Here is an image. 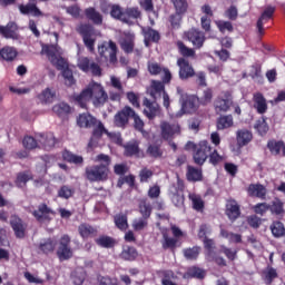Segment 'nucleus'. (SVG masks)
<instances>
[{
  "mask_svg": "<svg viewBox=\"0 0 285 285\" xmlns=\"http://www.w3.org/2000/svg\"><path fill=\"white\" fill-rule=\"evenodd\" d=\"M19 10L21 14H32V17H43V12L37 8L35 3L20 4Z\"/></svg>",
  "mask_w": 285,
  "mask_h": 285,
  "instance_id": "nucleus-27",
  "label": "nucleus"
},
{
  "mask_svg": "<svg viewBox=\"0 0 285 285\" xmlns=\"http://www.w3.org/2000/svg\"><path fill=\"white\" fill-rule=\"evenodd\" d=\"M275 277H277V271L273 267H267L263 272V279L266 282V284H271Z\"/></svg>",
  "mask_w": 285,
  "mask_h": 285,
  "instance_id": "nucleus-50",
  "label": "nucleus"
},
{
  "mask_svg": "<svg viewBox=\"0 0 285 285\" xmlns=\"http://www.w3.org/2000/svg\"><path fill=\"white\" fill-rule=\"evenodd\" d=\"M55 144L56 140L52 134L40 135L38 141L30 136H26L22 140V145L27 150H35V148H46V150H48L49 148H52Z\"/></svg>",
  "mask_w": 285,
  "mask_h": 285,
  "instance_id": "nucleus-7",
  "label": "nucleus"
},
{
  "mask_svg": "<svg viewBox=\"0 0 285 285\" xmlns=\"http://www.w3.org/2000/svg\"><path fill=\"white\" fill-rule=\"evenodd\" d=\"M32 215L40 222V224H43L46 222H50V219L55 217V212L48 208L47 205H40L38 210H35Z\"/></svg>",
  "mask_w": 285,
  "mask_h": 285,
  "instance_id": "nucleus-17",
  "label": "nucleus"
},
{
  "mask_svg": "<svg viewBox=\"0 0 285 285\" xmlns=\"http://www.w3.org/2000/svg\"><path fill=\"white\" fill-rule=\"evenodd\" d=\"M73 100L80 108H86L90 101L99 108L108 101V94L101 83L91 81L80 94L73 95Z\"/></svg>",
  "mask_w": 285,
  "mask_h": 285,
  "instance_id": "nucleus-1",
  "label": "nucleus"
},
{
  "mask_svg": "<svg viewBox=\"0 0 285 285\" xmlns=\"http://www.w3.org/2000/svg\"><path fill=\"white\" fill-rule=\"evenodd\" d=\"M62 157L65 161H69L70 164H83V157L77 156L70 151H65Z\"/></svg>",
  "mask_w": 285,
  "mask_h": 285,
  "instance_id": "nucleus-48",
  "label": "nucleus"
},
{
  "mask_svg": "<svg viewBox=\"0 0 285 285\" xmlns=\"http://www.w3.org/2000/svg\"><path fill=\"white\" fill-rule=\"evenodd\" d=\"M187 179L189 181H202V170L188 166L187 167Z\"/></svg>",
  "mask_w": 285,
  "mask_h": 285,
  "instance_id": "nucleus-39",
  "label": "nucleus"
},
{
  "mask_svg": "<svg viewBox=\"0 0 285 285\" xmlns=\"http://www.w3.org/2000/svg\"><path fill=\"white\" fill-rule=\"evenodd\" d=\"M247 193L250 197H258L259 199H264L266 197V187L263 185H249Z\"/></svg>",
  "mask_w": 285,
  "mask_h": 285,
  "instance_id": "nucleus-30",
  "label": "nucleus"
},
{
  "mask_svg": "<svg viewBox=\"0 0 285 285\" xmlns=\"http://www.w3.org/2000/svg\"><path fill=\"white\" fill-rule=\"evenodd\" d=\"M252 208L256 215H261L263 217V215L267 214L268 210H271V205L267 203H258Z\"/></svg>",
  "mask_w": 285,
  "mask_h": 285,
  "instance_id": "nucleus-49",
  "label": "nucleus"
},
{
  "mask_svg": "<svg viewBox=\"0 0 285 285\" xmlns=\"http://www.w3.org/2000/svg\"><path fill=\"white\" fill-rule=\"evenodd\" d=\"M177 66L179 68V77L181 79H190V77H195V69L190 66L188 60L180 58L177 60Z\"/></svg>",
  "mask_w": 285,
  "mask_h": 285,
  "instance_id": "nucleus-15",
  "label": "nucleus"
},
{
  "mask_svg": "<svg viewBox=\"0 0 285 285\" xmlns=\"http://www.w3.org/2000/svg\"><path fill=\"white\" fill-rule=\"evenodd\" d=\"M185 39L190 41L195 48H202V46H204V41H206V36H204L199 30L191 29L185 32Z\"/></svg>",
  "mask_w": 285,
  "mask_h": 285,
  "instance_id": "nucleus-14",
  "label": "nucleus"
},
{
  "mask_svg": "<svg viewBox=\"0 0 285 285\" xmlns=\"http://www.w3.org/2000/svg\"><path fill=\"white\" fill-rule=\"evenodd\" d=\"M253 101L254 108L257 110V112H259V115H264V112L268 110V105L266 104V98H264V95L259 92L254 94Z\"/></svg>",
  "mask_w": 285,
  "mask_h": 285,
  "instance_id": "nucleus-26",
  "label": "nucleus"
},
{
  "mask_svg": "<svg viewBox=\"0 0 285 285\" xmlns=\"http://www.w3.org/2000/svg\"><path fill=\"white\" fill-rule=\"evenodd\" d=\"M77 68H79V70H81L82 72H91L96 77H99V75H101V67H99V65L95 62H90V59H88V57H78Z\"/></svg>",
  "mask_w": 285,
  "mask_h": 285,
  "instance_id": "nucleus-11",
  "label": "nucleus"
},
{
  "mask_svg": "<svg viewBox=\"0 0 285 285\" xmlns=\"http://www.w3.org/2000/svg\"><path fill=\"white\" fill-rule=\"evenodd\" d=\"M141 11L137 7H130L125 10V18L128 19L127 23H130V19H139Z\"/></svg>",
  "mask_w": 285,
  "mask_h": 285,
  "instance_id": "nucleus-47",
  "label": "nucleus"
},
{
  "mask_svg": "<svg viewBox=\"0 0 285 285\" xmlns=\"http://www.w3.org/2000/svg\"><path fill=\"white\" fill-rule=\"evenodd\" d=\"M57 255L60 262L70 259V257H72V249L70 248V237L68 235H63L60 238Z\"/></svg>",
  "mask_w": 285,
  "mask_h": 285,
  "instance_id": "nucleus-12",
  "label": "nucleus"
},
{
  "mask_svg": "<svg viewBox=\"0 0 285 285\" xmlns=\"http://www.w3.org/2000/svg\"><path fill=\"white\" fill-rule=\"evenodd\" d=\"M271 230L274 237H282V235L285 233L284 224L281 222H275L272 224Z\"/></svg>",
  "mask_w": 285,
  "mask_h": 285,
  "instance_id": "nucleus-54",
  "label": "nucleus"
},
{
  "mask_svg": "<svg viewBox=\"0 0 285 285\" xmlns=\"http://www.w3.org/2000/svg\"><path fill=\"white\" fill-rule=\"evenodd\" d=\"M131 115H135V110H132L130 107H125L115 115V126H117V128H126V126H128V119L131 117Z\"/></svg>",
  "mask_w": 285,
  "mask_h": 285,
  "instance_id": "nucleus-13",
  "label": "nucleus"
},
{
  "mask_svg": "<svg viewBox=\"0 0 285 285\" xmlns=\"http://www.w3.org/2000/svg\"><path fill=\"white\" fill-rule=\"evenodd\" d=\"M177 14H186L188 10V1L186 0H171Z\"/></svg>",
  "mask_w": 285,
  "mask_h": 285,
  "instance_id": "nucleus-40",
  "label": "nucleus"
},
{
  "mask_svg": "<svg viewBox=\"0 0 285 285\" xmlns=\"http://www.w3.org/2000/svg\"><path fill=\"white\" fill-rule=\"evenodd\" d=\"M77 124L80 128H94L92 137L88 144L89 148H95L100 139L101 135L106 132V127L97 118L92 117L90 114H82L78 117Z\"/></svg>",
  "mask_w": 285,
  "mask_h": 285,
  "instance_id": "nucleus-4",
  "label": "nucleus"
},
{
  "mask_svg": "<svg viewBox=\"0 0 285 285\" xmlns=\"http://www.w3.org/2000/svg\"><path fill=\"white\" fill-rule=\"evenodd\" d=\"M131 226L136 233L146 230V228H148V218H136L134 219Z\"/></svg>",
  "mask_w": 285,
  "mask_h": 285,
  "instance_id": "nucleus-42",
  "label": "nucleus"
},
{
  "mask_svg": "<svg viewBox=\"0 0 285 285\" xmlns=\"http://www.w3.org/2000/svg\"><path fill=\"white\" fill-rule=\"evenodd\" d=\"M233 116L227 115V116H222L217 120V129L218 130H226V128H233Z\"/></svg>",
  "mask_w": 285,
  "mask_h": 285,
  "instance_id": "nucleus-35",
  "label": "nucleus"
},
{
  "mask_svg": "<svg viewBox=\"0 0 285 285\" xmlns=\"http://www.w3.org/2000/svg\"><path fill=\"white\" fill-rule=\"evenodd\" d=\"M79 233L81 237L86 238V237H90V235L95 233V229L90 225L82 224L79 226Z\"/></svg>",
  "mask_w": 285,
  "mask_h": 285,
  "instance_id": "nucleus-63",
  "label": "nucleus"
},
{
  "mask_svg": "<svg viewBox=\"0 0 285 285\" xmlns=\"http://www.w3.org/2000/svg\"><path fill=\"white\" fill-rule=\"evenodd\" d=\"M148 72L151 75H161L163 72V81L165 83H168V81L171 79L170 70L167 68H161V66H159L157 62H148Z\"/></svg>",
  "mask_w": 285,
  "mask_h": 285,
  "instance_id": "nucleus-19",
  "label": "nucleus"
},
{
  "mask_svg": "<svg viewBox=\"0 0 285 285\" xmlns=\"http://www.w3.org/2000/svg\"><path fill=\"white\" fill-rule=\"evenodd\" d=\"M142 35L145 37V46H150L149 41L157 42L160 39L159 32L155 29L142 28Z\"/></svg>",
  "mask_w": 285,
  "mask_h": 285,
  "instance_id": "nucleus-28",
  "label": "nucleus"
},
{
  "mask_svg": "<svg viewBox=\"0 0 285 285\" xmlns=\"http://www.w3.org/2000/svg\"><path fill=\"white\" fill-rule=\"evenodd\" d=\"M57 246V243L53 239H47L39 244V250L40 253H45V255H48V253H52L55 250V247Z\"/></svg>",
  "mask_w": 285,
  "mask_h": 285,
  "instance_id": "nucleus-36",
  "label": "nucleus"
},
{
  "mask_svg": "<svg viewBox=\"0 0 285 285\" xmlns=\"http://www.w3.org/2000/svg\"><path fill=\"white\" fill-rule=\"evenodd\" d=\"M83 279H86V272H83V269H78L72 274V282L75 285L83 284Z\"/></svg>",
  "mask_w": 285,
  "mask_h": 285,
  "instance_id": "nucleus-58",
  "label": "nucleus"
},
{
  "mask_svg": "<svg viewBox=\"0 0 285 285\" xmlns=\"http://www.w3.org/2000/svg\"><path fill=\"white\" fill-rule=\"evenodd\" d=\"M96 244H98V246H101L102 248H112V246H115V239L108 236H101L96 239Z\"/></svg>",
  "mask_w": 285,
  "mask_h": 285,
  "instance_id": "nucleus-52",
  "label": "nucleus"
},
{
  "mask_svg": "<svg viewBox=\"0 0 285 285\" xmlns=\"http://www.w3.org/2000/svg\"><path fill=\"white\" fill-rule=\"evenodd\" d=\"M0 57H2L4 61H14V59H17V49L13 47H4L0 50Z\"/></svg>",
  "mask_w": 285,
  "mask_h": 285,
  "instance_id": "nucleus-34",
  "label": "nucleus"
},
{
  "mask_svg": "<svg viewBox=\"0 0 285 285\" xmlns=\"http://www.w3.org/2000/svg\"><path fill=\"white\" fill-rule=\"evenodd\" d=\"M98 52L105 61H108V59L110 63H115L117 61V45L111 40L98 46Z\"/></svg>",
  "mask_w": 285,
  "mask_h": 285,
  "instance_id": "nucleus-9",
  "label": "nucleus"
},
{
  "mask_svg": "<svg viewBox=\"0 0 285 285\" xmlns=\"http://www.w3.org/2000/svg\"><path fill=\"white\" fill-rule=\"evenodd\" d=\"M220 235L225 239H228L230 244H239V242H242V236L239 234L228 233L226 229H220Z\"/></svg>",
  "mask_w": 285,
  "mask_h": 285,
  "instance_id": "nucleus-46",
  "label": "nucleus"
},
{
  "mask_svg": "<svg viewBox=\"0 0 285 285\" xmlns=\"http://www.w3.org/2000/svg\"><path fill=\"white\" fill-rule=\"evenodd\" d=\"M189 199L191 200L195 210H202L204 208V200L202 199V196L197 194H189Z\"/></svg>",
  "mask_w": 285,
  "mask_h": 285,
  "instance_id": "nucleus-53",
  "label": "nucleus"
},
{
  "mask_svg": "<svg viewBox=\"0 0 285 285\" xmlns=\"http://www.w3.org/2000/svg\"><path fill=\"white\" fill-rule=\"evenodd\" d=\"M185 277H196L197 279H202L206 277V271L199 267H190L185 274Z\"/></svg>",
  "mask_w": 285,
  "mask_h": 285,
  "instance_id": "nucleus-45",
  "label": "nucleus"
},
{
  "mask_svg": "<svg viewBox=\"0 0 285 285\" xmlns=\"http://www.w3.org/2000/svg\"><path fill=\"white\" fill-rule=\"evenodd\" d=\"M94 161L101 165L88 167L86 169L87 179L89 181H106L110 174V169L108 168L110 166V156L100 154L95 157Z\"/></svg>",
  "mask_w": 285,
  "mask_h": 285,
  "instance_id": "nucleus-3",
  "label": "nucleus"
},
{
  "mask_svg": "<svg viewBox=\"0 0 285 285\" xmlns=\"http://www.w3.org/2000/svg\"><path fill=\"white\" fill-rule=\"evenodd\" d=\"M226 156L219 155L217 150H214L212 154H209V161L214 166H217V164H222V161H225Z\"/></svg>",
  "mask_w": 285,
  "mask_h": 285,
  "instance_id": "nucleus-60",
  "label": "nucleus"
},
{
  "mask_svg": "<svg viewBox=\"0 0 285 285\" xmlns=\"http://www.w3.org/2000/svg\"><path fill=\"white\" fill-rule=\"evenodd\" d=\"M108 8L114 19H119L124 23H128V18H126V11H122L119 4L108 6Z\"/></svg>",
  "mask_w": 285,
  "mask_h": 285,
  "instance_id": "nucleus-31",
  "label": "nucleus"
},
{
  "mask_svg": "<svg viewBox=\"0 0 285 285\" xmlns=\"http://www.w3.org/2000/svg\"><path fill=\"white\" fill-rule=\"evenodd\" d=\"M186 150H194V161L198 166H204L208 155H210V142L207 140H202L198 145L193 141H188L185 146Z\"/></svg>",
  "mask_w": 285,
  "mask_h": 285,
  "instance_id": "nucleus-6",
  "label": "nucleus"
},
{
  "mask_svg": "<svg viewBox=\"0 0 285 285\" xmlns=\"http://www.w3.org/2000/svg\"><path fill=\"white\" fill-rule=\"evenodd\" d=\"M135 36L128 35L125 39L121 40L120 46L125 52H132V49L135 48Z\"/></svg>",
  "mask_w": 285,
  "mask_h": 285,
  "instance_id": "nucleus-38",
  "label": "nucleus"
},
{
  "mask_svg": "<svg viewBox=\"0 0 285 285\" xmlns=\"http://www.w3.org/2000/svg\"><path fill=\"white\" fill-rule=\"evenodd\" d=\"M115 224L119 230H126L128 228V216L118 214L115 216Z\"/></svg>",
  "mask_w": 285,
  "mask_h": 285,
  "instance_id": "nucleus-44",
  "label": "nucleus"
},
{
  "mask_svg": "<svg viewBox=\"0 0 285 285\" xmlns=\"http://www.w3.org/2000/svg\"><path fill=\"white\" fill-rule=\"evenodd\" d=\"M199 247L184 249V256L186 259H197V257H199Z\"/></svg>",
  "mask_w": 285,
  "mask_h": 285,
  "instance_id": "nucleus-59",
  "label": "nucleus"
},
{
  "mask_svg": "<svg viewBox=\"0 0 285 285\" xmlns=\"http://www.w3.org/2000/svg\"><path fill=\"white\" fill-rule=\"evenodd\" d=\"M269 210L272 215L284 216V203L279 199L273 200L272 205H269Z\"/></svg>",
  "mask_w": 285,
  "mask_h": 285,
  "instance_id": "nucleus-37",
  "label": "nucleus"
},
{
  "mask_svg": "<svg viewBox=\"0 0 285 285\" xmlns=\"http://www.w3.org/2000/svg\"><path fill=\"white\" fill-rule=\"evenodd\" d=\"M41 53L46 55L50 63L57 67L58 70H62L66 86H75L72 70L68 69V61L61 57V55H63V49L61 47L57 45H43Z\"/></svg>",
  "mask_w": 285,
  "mask_h": 285,
  "instance_id": "nucleus-2",
  "label": "nucleus"
},
{
  "mask_svg": "<svg viewBox=\"0 0 285 285\" xmlns=\"http://www.w3.org/2000/svg\"><path fill=\"white\" fill-rule=\"evenodd\" d=\"M77 32L81 35L85 46L90 52L95 51V41L99 37V31L95 30L90 24H80L77 27Z\"/></svg>",
  "mask_w": 285,
  "mask_h": 285,
  "instance_id": "nucleus-8",
  "label": "nucleus"
},
{
  "mask_svg": "<svg viewBox=\"0 0 285 285\" xmlns=\"http://www.w3.org/2000/svg\"><path fill=\"white\" fill-rule=\"evenodd\" d=\"M137 153H139V145L129 144L125 146V155H127V157H132V155H137Z\"/></svg>",
  "mask_w": 285,
  "mask_h": 285,
  "instance_id": "nucleus-64",
  "label": "nucleus"
},
{
  "mask_svg": "<svg viewBox=\"0 0 285 285\" xmlns=\"http://www.w3.org/2000/svg\"><path fill=\"white\" fill-rule=\"evenodd\" d=\"M52 110L56 115H58V117H66V115H70L72 109L70 108V105L66 102H59L53 106Z\"/></svg>",
  "mask_w": 285,
  "mask_h": 285,
  "instance_id": "nucleus-33",
  "label": "nucleus"
},
{
  "mask_svg": "<svg viewBox=\"0 0 285 285\" xmlns=\"http://www.w3.org/2000/svg\"><path fill=\"white\" fill-rule=\"evenodd\" d=\"M228 219L230 222H235L242 215V210L239 209V204H237V200L235 199H229L226 203V210H225Z\"/></svg>",
  "mask_w": 285,
  "mask_h": 285,
  "instance_id": "nucleus-18",
  "label": "nucleus"
},
{
  "mask_svg": "<svg viewBox=\"0 0 285 285\" xmlns=\"http://www.w3.org/2000/svg\"><path fill=\"white\" fill-rule=\"evenodd\" d=\"M85 14L87 17V19H89L90 21H92L96 24H101L104 21V17H101V13H99L97 10H95V8H88L85 11Z\"/></svg>",
  "mask_w": 285,
  "mask_h": 285,
  "instance_id": "nucleus-32",
  "label": "nucleus"
},
{
  "mask_svg": "<svg viewBox=\"0 0 285 285\" xmlns=\"http://www.w3.org/2000/svg\"><path fill=\"white\" fill-rule=\"evenodd\" d=\"M10 224L16 237H18V239H23V237H26V225L23 224V220L17 216H12Z\"/></svg>",
  "mask_w": 285,
  "mask_h": 285,
  "instance_id": "nucleus-20",
  "label": "nucleus"
},
{
  "mask_svg": "<svg viewBox=\"0 0 285 285\" xmlns=\"http://www.w3.org/2000/svg\"><path fill=\"white\" fill-rule=\"evenodd\" d=\"M164 95V83H161L160 81H153L151 82V97H154V99H157V95Z\"/></svg>",
  "mask_w": 285,
  "mask_h": 285,
  "instance_id": "nucleus-55",
  "label": "nucleus"
},
{
  "mask_svg": "<svg viewBox=\"0 0 285 285\" xmlns=\"http://www.w3.org/2000/svg\"><path fill=\"white\" fill-rule=\"evenodd\" d=\"M111 86L117 90V92H110V99L112 101H119L121 99V95H124V86L121 85V80L115 76L110 77Z\"/></svg>",
  "mask_w": 285,
  "mask_h": 285,
  "instance_id": "nucleus-24",
  "label": "nucleus"
},
{
  "mask_svg": "<svg viewBox=\"0 0 285 285\" xmlns=\"http://www.w3.org/2000/svg\"><path fill=\"white\" fill-rule=\"evenodd\" d=\"M177 46H178L180 55H183L184 57H193L195 55V50L186 47V45H184V42L178 41Z\"/></svg>",
  "mask_w": 285,
  "mask_h": 285,
  "instance_id": "nucleus-61",
  "label": "nucleus"
},
{
  "mask_svg": "<svg viewBox=\"0 0 285 285\" xmlns=\"http://www.w3.org/2000/svg\"><path fill=\"white\" fill-rule=\"evenodd\" d=\"M233 106V96L229 91H223L214 101V108L217 114L228 112Z\"/></svg>",
  "mask_w": 285,
  "mask_h": 285,
  "instance_id": "nucleus-10",
  "label": "nucleus"
},
{
  "mask_svg": "<svg viewBox=\"0 0 285 285\" xmlns=\"http://www.w3.org/2000/svg\"><path fill=\"white\" fill-rule=\"evenodd\" d=\"M254 128L257 130L258 135H266L268 132V124H266L264 118L256 121Z\"/></svg>",
  "mask_w": 285,
  "mask_h": 285,
  "instance_id": "nucleus-56",
  "label": "nucleus"
},
{
  "mask_svg": "<svg viewBox=\"0 0 285 285\" xmlns=\"http://www.w3.org/2000/svg\"><path fill=\"white\" fill-rule=\"evenodd\" d=\"M273 14H275V7H271V6L266 7L261 18L257 21L258 35H264V23L269 21V19L273 18Z\"/></svg>",
  "mask_w": 285,
  "mask_h": 285,
  "instance_id": "nucleus-21",
  "label": "nucleus"
},
{
  "mask_svg": "<svg viewBox=\"0 0 285 285\" xmlns=\"http://www.w3.org/2000/svg\"><path fill=\"white\" fill-rule=\"evenodd\" d=\"M121 257L122 259L132 262V259H137V249H135V247H124L121 252Z\"/></svg>",
  "mask_w": 285,
  "mask_h": 285,
  "instance_id": "nucleus-43",
  "label": "nucleus"
},
{
  "mask_svg": "<svg viewBox=\"0 0 285 285\" xmlns=\"http://www.w3.org/2000/svg\"><path fill=\"white\" fill-rule=\"evenodd\" d=\"M267 146L273 155H279V153H282V146H284V141L272 140L267 144Z\"/></svg>",
  "mask_w": 285,
  "mask_h": 285,
  "instance_id": "nucleus-57",
  "label": "nucleus"
},
{
  "mask_svg": "<svg viewBox=\"0 0 285 285\" xmlns=\"http://www.w3.org/2000/svg\"><path fill=\"white\" fill-rule=\"evenodd\" d=\"M75 195V188L63 185L58 190V197L61 199H70Z\"/></svg>",
  "mask_w": 285,
  "mask_h": 285,
  "instance_id": "nucleus-41",
  "label": "nucleus"
},
{
  "mask_svg": "<svg viewBox=\"0 0 285 285\" xmlns=\"http://www.w3.org/2000/svg\"><path fill=\"white\" fill-rule=\"evenodd\" d=\"M139 213L142 215L144 218L148 219V217H150V213H153V207L150 206V203L141 200L139 204Z\"/></svg>",
  "mask_w": 285,
  "mask_h": 285,
  "instance_id": "nucleus-51",
  "label": "nucleus"
},
{
  "mask_svg": "<svg viewBox=\"0 0 285 285\" xmlns=\"http://www.w3.org/2000/svg\"><path fill=\"white\" fill-rule=\"evenodd\" d=\"M160 130H161V137L163 139H166V141L173 139V137H175V135H179V125L174 124L170 125L166 121H163L160 124Z\"/></svg>",
  "mask_w": 285,
  "mask_h": 285,
  "instance_id": "nucleus-16",
  "label": "nucleus"
},
{
  "mask_svg": "<svg viewBox=\"0 0 285 285\" xmlns=\"http://www.w3.org/2000/svg\"><path fill=\"white\" fill-rule=\"evenodd\" d=\"M55 97H57V94L51 88H46L38 95L40 104H52V101H55Z\"/></svg>",
  "mask_w": 285,
  "mask_h": 285,
  "instance_id": "nucleus-29",
  "label": "nucleus"
},
{
  "mask_svg": "<svg viewBox=\"0 0 285 285\" xmlns=\"http://www.w3.org/2000/svg\"><path fill=\"white\" fill-rule=\"evenodd\" d=\"M144 114L148 119H155L159 115V105L157 102H150V100H144Z\"/></svg>",
  "mask_w": 285,
  "mask_h": 285,
  "instance_id": "nucleus-25",
  "label": "nucleus"
},
{
  "mask_svg": "<svg viewBox=\"0 0 285 285\" xmlns=\"http://www.w3.org/2000/svg\"><path fill=\"white\" fill-rule=\"evenodd\" d=\"M236 141L240 148L244 146H248V144L253 141V132H250V130L248 129H239L236 132Z\"/></svg>",
  "mask_w": 285,
  "mask_h": 285,
  "instance_id": "nucleus-23",
  "label": "nucleus"
},
{
  "mask_svg": "<svg viewBox=\"0 0 285 285\" xmlns=\"http://www.w3.org/2000/svg\"><path fill=\"white\" fill-rule=\"evenodd\" d=\"M18 30L19 28L14 22H9L6 27L0 26V35H2L4 39H19Z\"/></svg>",
  "mask_w": 285,
  "mask_h": 285,
  "instance_id": "nucleus-22",
  "label": "nucleus"
},
{
  "mask_svg": "<svg viewBox=\"0 0 285 285\" xmlns=\"http://www.w3.org/2000/svg\"><path fill=\"white\" fill-rule=\"evenodd\" d=\"M177 92L180 95V106L181 109L173 114L171 117H184V115H190L193 112L197 111L198 104H199V98L197 96H188L184 94V89L180 87L177 88Z\"/></svg>",
  "mask_w": 285,
  "mask_h": 285,
  "instance_id": "nucleus-5",
  "label": "nucleus"
},
{
  "mask_svg": "<svg viewBox=\"0 0 285 285\" xmlns=\"http://www.w3.org/2000/svg\"><path fill=\"white\" fill-rule=\"evenodd\" d=\"M30 179H32V176L30 174L22 173L18 175L16 184L21 188L26 186V183L30 181Z\"/></svg>",
  "mask_w": 285,
  "mask_h": 285,
  "instance_id": "nucleus-62",
  "label": "nucleus"
}]
</instances>
